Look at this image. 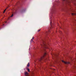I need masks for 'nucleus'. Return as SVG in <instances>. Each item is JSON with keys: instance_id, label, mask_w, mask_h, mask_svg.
<instances>
[{"instance_id": "nucleus-1", "label": "nucleus", "mask_w": 76, "mask_h": 76, "mask_svg": "<svg viewBox=\"0 0 76 76\" xmlns=\"http://www.w3.org/2000/svg\"><path fill=\"white\" fill-rule=\"evenodd\" d=\"M25 76H29V74H28V73L27 72H25Z\"/></svg>"}, {"instance_id": "nucleus-2", "label": "nucleus", "mask_w": 76, "mask_h": 76, "mask_svg": "<svg viewBox=\"0 0 76 76\" xmlns=\"http://www.w3.org/2000/svg\"><path fill=\"white\" fill-rule=\"evenodd\" d=\"M62 61L63 63H65V64H69V62L64 61Z\"/></svg>"}, {"instance_id": "nucleus-3", "label": "nucleus", "mask_w": 76, "mask_h": 76, "mask_svg": "<svg viewBox=\"0 0 76 76\" xmlns=\"http://www.w3.org/2000/svg\"><path fill=\"white\" fill-rule=\"evenodd\" d=\"M46 54H47V53H45L44 54V55L43 56V57H42V58H43L46 55Z\"/></svg>"}, {"instance_id": "nucleus-4", "label": "nucleus", "mask_w": 76, "mask_h": 76, "mask_svg": "<svg viewBox=\"0 0 76 76\" xmlns=\"http://www.w3.org/2000/svg\"><path fill=\"white\" fill-rule=\"evenodd\" d=\"M72 16H74V15H76V14L75 13H72Z\"/></svg>"}, {"instance_id": "nucleus-5", "label": "nucleus", "mask_w": 76, "mask_h": 76, "mask_svg": "<svg viewBox=\"0 0 76 76\" xmlns=\"http://www.w3.org/2000/svg\"><path fill=\"white\" fill-rule=\"evenodd\" d=\"M29 66H30L29 63H28L27 65V67H29Z\"/></svg>"}, {"instance_id": "nucleus-6", "label": "nucleus", "mask_w": 76, "mask_h": 76, "mask_svg": "<svg viewBox=\"0 0 76 76\" xmlns=\"http://www.w3.org/2000/svg\"><path fill=\"white\" fill-rule=\"evenodd\" d=\"M27 70L28 72H30V70L29 69H27Z\"/></svg>"}, {"instance_id": "nucleus-7", "label": "nucleus", "mask_w": 76, "mask_h": 76, "mask_svg": "<svg viewBox=\"0 0 76 76\" xmlns=\"http://www.w3.org/2000/svg\"><path fill=\"white\" fill-rule=\"evenodd\" d=\"M6 9H5L4 11V12H3V13H4V12H6Z\"/></svg>"}, {"instance_id": "nucleus-8", "label": "nucleus", "mask_w": 76, "mask_h": 76, "mask_svg": "<svg viewBox=\"0 0 76 76\" xmlns=\"http://www.w3.org/2000/svg\"><path fill=\"white\" fill-rule=\"evenodd\" d=\"M41 31V29H39L38 30V32H39V31Z\"/></svg>"}, {"instance_id": "nucleus-9", "label": "nucleus", "mask_w": 76, "mask_h": 76, "mask_svg": "<svg viewBox=\"0 0 76 76\" xmlns=\"http://www.w3.org/2000/svg\"><path fill=\"white\" fill-rule=\"evenodd\" d=\"M34 39V37H33L32 38V39L31 40L32 41V40H33V39Z\"/></svg>"}, {"instance_id": "nucleus-10", "label": "nucleus", "mask_w": 76, "mask_h": 76, "mask_svg": "<svg viewBox=\"0 0 76 76\" xmlns=\"http://www.w3.org/2000/svg\"><path fill=\"white\" fill-rule=\"evenodd\" d=\"M13 14H12V15L10 16V17H13Z\"/></svg>"}, {"instance_id": "nucleus-11", "label": "nucleus", "mask_w": 76, "mask_h": 76, "mask_svg": "<svg viewBox=\"0 0 76 76\" xmlns=\"http://www.w3.org/2000/svg\"><path fill=\"white\" fill-rule=\"evenodd\" d=\"M6 22H5L6 23Z\"/></svg>"}]
</instances>
